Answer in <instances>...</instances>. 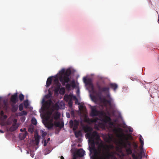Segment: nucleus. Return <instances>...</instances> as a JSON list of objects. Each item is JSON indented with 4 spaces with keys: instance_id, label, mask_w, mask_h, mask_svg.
<instances>
[{
    "instance_id": "nucleus-5",
    "label": "nucleus",
    "mask_w": 159,
    "mask_h": 159,
    "mask_svg": "<svg viewBox=\"0 0 159 159\" xmlns=\"http://www.w3.org/2000/svg\"><path fill=\"white\" fill-rule=\"evenodd\" d=\"M119 143L122 147L125 148L126 152L128 155H130L132 153V151L131 148L128 147L127 146L126 143H125L122 139H120V141Z\"/></svg>"
},
{
    "instance_id": "nucleus-28",
    "label": "nucleus",
    "mask_w": 159,
    "mask_h": 159,
    "mask_svg": "<svg viewBox=\"0 0 159 159\" xmlns=\"http://www.w3.org/2000/svg\"><path fill=\"white\" fill-rule=\"evenodd\" d=\"M65 93V90L64 87L60 88L59 93L61 94H64Z\"/></svg>"
},
{
    "instance_id": "nucleus-38",
    "label": "nucleus",
    "mask_w": 159,
    "mask_h": 159,
    "mask_svg": "<svg viewBox=\"0 0 159 159\" xmlns=\"http://www.w3.org/2000/svg\"><path fill=\"white\" fill-rule=\"evenodd\" d=\"M68 104L70 107H72L73 104L72 100L68 101Z\"/></svg>"
},
{
    "instance_id": "nucleus-9",
    "label": "nucleus",
    "mask_w": 159,
    "mask_h": 159,
    "mask_svg": "<svg viewBox=\"0 0 159 159\" xmlns=\"http://www.w3.org/2000/svg\"><path fill=\"white\" fill-rule=\"evenodd\" d=\"M98 110H97L95 106L92 107L90 115L92 116H98Z\"/></svg>"
},
{
    "instance_id": "nucleus-30",
    "label": "nucleus",
    "mask_w": 159,
    "mask_h": 159,
    "mask_svg": "<svg viewBox=\"0 0 159 159\" xmlns=\"http://www.w3.org/2000/svg\"><path fill=\"white\" fill-rule=\"evenodd\" d=\"M19 99L20 101H23L24 98V96L21 93H20L19 96Z\"/></svg>"
},
{
    "instance_id": "nucleus-2",
    "label": "nucleus",
    "mask_w": 159,
    "mask_h": 159,
    "mask_svg": "<svg viewBox=\"0 0 159 159\" xmlns=\"http://www.w3.org/2000/svg\"><path fill=\"white\" fill-rule=\"evenodd\" d=\"M96 86L98 88V95L100 97V99L101 101L103 103L105 106L107 105V100L104 98H101V95L103 92H107L109 91V88L108 87H102L101 85L99 82H97L96 83Z\"/></svg>"
},
{
    "instance_id": "nucleus-10",
    "label": "nucleus",
    "mask_w": 159,
    "mask_h": 159,
    "mask_svg": "<svg viewBox=\"0 0 159 159\" xmlns=\"http://www.w3.org/2000/svg\"><path fill=\"white\" fill-rule=\"evenodd\" d=\"M58 78L61 82L62 83V84L63 85H65L66 83H68L70 80V79L69 77H62V76H58Z\"/></svg>"
},
{
    "instance_id": "nucleus-14",
    "label": "nucleus",
    "mask_w": 159,
    "mask_h": 159,
    "mask_svg": "<svg viewBox=\"0 0 159 159\" xmlns=\"http://www.w3.org/2000/svg\"><path fill=\"white\" fill-rule=\"evenodd\" d=\"M85 151L82 149H79L76 153L77 157H83Z\"/></svg>"
},
{
    "instance_id": "nucleus-8",
    "label": "nucleus",
    "mask_w": 159,
    "mask_h": 159,
    "mask_svg": "<svg viewBox=\"0 0 159 159\" xmlns=\"http://www.w3.org/2000/svg\"><path fill=\"white\" fill-rule=\"evenodd\" d=\"M83 80L84 82L86 85L89 86L92 90L94 89V86L91 79L90 78L87 79L86 77H84Z\"/></svg>"
},
{
    "instance_id": "nucleus-61",
    "label": "nucleus",
    "mask_w": 159,
    "mask_h": 159,
    "mask_svg": "<svg viewBox=\"0 0 159 159\" xmlns=\"http://www.w3.org/2000/svg\"><path fill=\"white\" fill-rule=\"evenodd\" d=\"M75 126H74V127L73 128V130H75L76 129V128H75Z\"/></svg>"
},
{
    "instance_id": "nucleus-52",
    "label": "nucleus",
    "mask_w": 159,
    "mask_h": 159,
    "mask_svg": "<svg viewBox=\"0 0 159 159\" xmlns=\"http://www.w3.org/2000/svg\"><path fill=\"white\" fill-rule=\"evenodd\" d=\"M49 122H51V123H53V118H52L51 119H49V120H48Z\"/></svg>"
},
{
    "instance_id": "nucleus-33",
    "label": "nucleus",
    "mask_w": 159,
    "mask_h": 159,
    "mask_svg": "<svg viewBox=\"0 0 159 159\" xmlns=\"http://www.w3.org/2000/svg\"><path fill=\"white\" fill-rule=\"evenodd\" d=\"M39 137L38 135L35 137V141L37 145L38 144L39 142Z\"/></svg>"
},
{
    "instance_id": "nucleus-56",
    "label": "nucleus",
    "mask_w": 159,
    "mask_h": 159,
    "mask_svg": "<svg viewBox=\"0 0 159 159\" xmlns=\"http://www.w3.org/2000/svg\"><path fill=\"white\" fill-rule=\"evenodd\" d=\"M54 81L55 83H58V80L57 79H56L54 80Z\"/></svg>"
},
{
    "instance_id": "nucleus-24",
    "label": "nucleus",
    "mask_w": 159,
    "mask_h": 159,
    "mask_svg": "<svg viewBox=\"0 0 159 159\" xmlns=\"http://www.w3.org/2000/svg\"><path fill=\"white\" fill-rule=\"evenodd\" d=\"M27 114V112L25 111H22L21 112H19L18 114V116H21L24 115H26Z\"/></svg>"
},
{
    "instance_id": "nucleus-57",
    "label": "nucleus",
    "mask_w": 159,
    "mask_h": 159,
    "mask_svg": "<svg viewBox=\"0 0 159 159\" xmlns=\"http://www.w3.org/2000/svg\"><path fill=\"white\" fill-rule=\"evenodd\" d=\"M0 132L2 133H4V131L0 129Z\"/></svg>"
},
{
    "instance_id": "nucleus-7",
    "label": "nucleus",
    "mask_w": 159,
    "mask_h": 159,
    "mask_svg": "<svg viewBox=\"0 0 159 159\" xmlns=\"http://www.w3.org/2000/svg\"><path fill=\"white\" fill-rule=\"evenodd\" d=\"M52 102V101L50 99L46 101L43 99L42 102L43 105L42 108L44 110H48Z\"/></svg>"
},
{
    "instance_id": "nucleus-39",
    "label": "nucleus",
    "mask_w": 159,
    "mask_h": 159,
    "mask_svg": "<svg viewBox=\"0 0 159 159\" xmlns=\"http://www.w3.org/2000/svg\"><path fill=\"white\" fill-rule=\"evenodd\" d=\"M23 109V105L22 103L20 104L19 106V110L20 111H22Z\"/></svg>"
},
{
    "instance_id": "nucleus-50",
    "label": "nucleus",
    "mask_w": 159,
    "mask_h": 159,
    "mask_svg": "<svg viewBox=\"0 0 159 159\" xmlns=\"http://www.w3.org/2000/svg\"><path fill=\"white\" fill-rule=\"evenodd\" d=\"M0 115L2 116H3L4 115V112L3 111H1L0 112Z\"/></svg>"
},
{
    "instance_id": "nucleus-44",
    "label": "nucleus",
    "mask_w": 159,
    "mask_h": 159,
    "mask_svg": "<svg viewBox=\"0 0 159 159\" xmlns=\"http://www.w3.org/2000/svg\"><path fill=\"white\" fill-rule=\"evenodd\" d=\"M111 99H110L108 100H107L106 103H107L109 105H110L111 104Z\"/></svg>"
},
{
    "instance_id": "nucleus-48",
    "label": "nucleus",
    "mask_w": 159,
    "mask_h": 159,
    "mask_svg": "<svg viewBox=\"0 0 159 159\" xmlns=\"http://www.w3.org/2000/svg\"><path fill=\"white\" fill-rule=\"evenodd\" d=\"M71 86L73 88H74L75 87V84L74 81H73L71 83Z\"/></svg>"
},
{
    "instance_id": "nucleus-27",
    "label": "nucleus",
    "mask_w": 159,
    "mask_h": 159,
    "mask_svg": "<svg viewBox=\"0 0 159 159\" xmlns=\"http://www.w3.org/2000/svg\"><path fill=\"white\" fill-rule=\"evenodd\" d=\"M143 138H142V136L140 135V136L139 137V140L140 143H141V145H140L141 147H143V146L144 145V142H143Z\"/></svg>"
},
{
    "instance_id": "nucleus-16",
    "label": "nucleus",
    "mask_w": 159,
    "mask_h": 159,
    "mask_svg": "<svg viewBox=\"0 0 159 159\" xmlns=\"http://www.w3.org/2000/svg\"><path fill=\"white\" fill-rule=\"evenodd\" d=\"M100 140H94V147H93L92 145V142L90 143V145L89 147L90 150H94L95 149V144L99 145V141Z\"/></svg>"
},
{
    "instance_id": "nucleus-54",
    "label": "nucleus",
    "mask_w": 159,
    "mask_h": 159,
    "mask_svg": "<svg viewBox=\"0 0 159 159\" xmlns=\"http://www.w3.org/2000/svg\"><path fill=\"white\" fill-rule=\"evenodd\" d=\"M70 125H73V121H72V120H71L70 121Z\"/></svg>"
},
{
    "instance_id": "nucleus-47",
    "label": "nucleus",
    "mask_w": 159,
    "mask_h": 159,
    "mask_svg": "<svg viewBox=\"0 0 159 159\" xmlns=\"http://www.w3.org/2000/svg\"><path fill=\"white\" fill-rule=\"evenodd\" d=\"M33 131H34V130H33V128H29L28 131L29 132H30L31 133H32L33 132Z\"/></svg>"
},
{
    "instance_id": "nucleus-34",
    "label": "nucleus",
    "mask_w": 159,
    "mask_h": 159,
    "mask_svg": "<svg viewBox=\"0 0 159 159\" xmlns=\"http://www.w3.org/2000/svg\"><path fill=\"white\" fill-rule=\"evenodd\" d=\"M100 119L97 117L93 119H92V121L91 122L92 123H96L97 120H100Z\"/></svg>"
},
{
    "instance_id": "nucleus-17",
    "label": "nucleus",
    "mask_w": 159,
    "mask_h": 159,
    "mask_svg": "<svg viewBox=\"0 0 159 159\" xmlns=\"http://www.w3.org/2000/svg\"><path fill=\"white\" fill-rule=\"evenodd\" d=\"M83 129L85 132H91L93 130L92 128L88 126H86L83 127Z\"/></svg>"
},
{
    "instance_id": "nucleus-41",
    "label": "nucleus",
    "mask_w": 159,
    "mask_h": 159,
    "mask_svg": "<svg viewBox=\"0 0 159 159\" xmlns=\"http://www.w3.org/2000/svg\"><path fill=\"white\" fill-rule=\"evenodd\" d=\"M133 147H134V148L135 149L137 148H138V146L137 144L135 142H133Z\"/></svg>"
},
{
    "instance_id": "nucleus-64",
    "label": "nucleus",
    "mask_w": 159,
    "mask_h": 159,
    "mask_svg": "<svg viewBox=\"0 0 159 159\" xmlns=\"http://www.w3.org/2000/svg\"><path fill=\"white\" fill-rule=\"evenodd\" d=\"M74 99H76V97L75 96H74Z\"/></svg>"
},
{
    "instance_id": "nucleus-42",
    "label": "nucleus",
    "mask_w": 159,
    "mask_h": 159,
    "mask_svg": "<svg viewBox=\"0 0 159 159\" xmlns=\"http://www.w3.org/2000/svg\"><path fill=\"white\" fill-rule=\"evenodd\" d=\"M91 121L92 119H90L89 118L85 120L86 122L88 123H92L91 122Z\"/></svg>"
},
{
    "instance_id": "nucleus-51",
    "label": "nucleus",
    "mask_w": 159,
    "mask_h": 159,
    "mask_svg": "<svg viewBox=\"0 0 159 159\" xmlns=\"http://www.w3.org/2000/svg\"><path fill=\"white\" fill-rule=\"evenodd\" d=\"M77 155L76 154H74L73 155V159H77Z\"/></svg>"
},
{
    "instance_id": "nucleus-29",
    "label": "nucleus",
    "mask_w": 159,
    "mask_h": 159,
    "mask_svg": "<svg viewBox=\"0 0 159 159\" xmlns=\"http://www.w3.org/2000/svg\"><path fill=\"white\" fill-rule=\"evenodd\" d=\"M106 155L103 152L102 155L100 156V159H106ZM93 159H98V158L96 157L94 158Z\"/></svg>"
},
{
    "instance_id": "nucleus-19",
    "label": "nucleus",
    "mask_w": 159,
    "mask_h": 159,
    "mask_svg": "<svg viewBox=\"0 0 159 159\" xmlns=\"http://www.w3.org/2000/svg\"><path fill=\"white\" fill-rule=\"evenodd\" d=\"M109 86L111 88L113 89L114 91H115L118 87L117 85L115 83H110Z\"/></svg>"
},
{
    "instance_id": "nucleus-6",
    "label": "nucleus",
    "mask_w": 159,
    "mask_h": 159,
    "mask_svg": "<svg viewBox=\"0 0 159 159\" xmlns=\"http://www.w3.org/2000/svg\"><path fill=\"white\" fill-rule=\"evenodd\" d=\"M71 74V71L70 69H67L66 71L64 69H63L59 71L58 76L62 77H69Z\"/></svg>"
},
{
    "instance_id": "nucleus-20",
    "label": "nucleus",
    "mask_w": 159,
    "mask_h": 159,
    "mask_svg": "<svg viewBox=\"0 0 159 159\" xmlns=\"http://www.w3.org/2000/svg\"><path fill=\"white\" fill-rule=\"evenodd\" d=\"M52 82V78L51 77H49L47 80L46 86L48 87L51 84Z\"/></svg>"
},
{
    "instance_id": "nucleus-40",
    "label": "nucleus",
    "mask_w": 159,
    "mask_h": 159,
    "mask_svg": "<svg viewBox=\"0 0 159 159\" xmlns=\"http://www.w3.org/2000/svg\"><path fill=\"white\" fill-rule=\"evenodd\" d=\"M61 86V84H59L57 85V87L55 89V92H58V91L60 90V89Z\"/></svg>"
},
{
    "instance_id": "nucleus-25",
    "label": "nucleus",
    "mask_w": 159,
    "mask_h": 159,
    "mask_svg": "<svg viewBox=\"0 0 159 159\" xmlns=\"http://www.w3.org/2000/svg\"><path fill=\"white\" fill-rule=\"evenodd\" d=\"M55 125L56 126L60 127L61 128H62L64 126L63 124H61L59 122H55Z\"/></svg>"
},
{
    "instance_id": "nucleus-63",
    "label": "nucleus",
    "mask_w": 159,
    "mask_h": 159,
    "mask_svg": "<svg viewBox=\"0 0 159 159\" xmlns=\"http://www.w3.org/2000/svg\"><path fill=\"white\" fill-rule=\"evenodd\" d=\"M23 130L22 129H20V131H23Z\"/></svg>"
},
{
    "instance_id": "nucleus-1",
    "label": "nucleus",
    "mask_w": 159,
    "mask_h": 159,
    "mask_svg": "<svg viewBox=\"0 0 159 159\" xmlns=\"http://www.w3.org/2000/svg\"><path fill=\"white\" fill-rule=\"evenodd\" d=\"M117 130L118 131L121 133L120 134H118L117 135L118 137L120 138L119 141H120L121 138L122 139L125 143H126L127 146H128V147L131 148V143L128 140L129 138L132 137V136L130 134H125L123 132V130L121 128H118Z\"/></svg>"
},
{
    "instance_id": "nucleus-43",
    "label": "nucleus",
    "mask_w": 159,
    "mask_h": 159,
    "mask_svg": "<svg viewBox=\"0 0 159 159\" xmlns=\"http://www.w3.org/2000/svg\"><path fill=\"white\" fill-rule=\"evenodd\" d=\"M53 111H48L47 112V115H49V116H51L52 114Z\"/></svg>"
},
{
    "instance_id": "nucleus-23",
    "label": "nucleus",
    "mask_w": 159,
    "mask_h": 159,
    "mask_svg": "<svg viewBox=\"0 0 159 159\" xmlns=\"http://www.w3.org/2000/svg\"><path fill=\"white\" fill-rule=\"evenodd\" d=\"M53 115L54 119L55 120H57L60 118L61 114L60 113L57 112L54 113Z\"/></svg>"
},
{
    "instance_id": "nucleus-60",
    "label": "nucleus",
    "mask_w": 159,
    "mask_h": 159,
    "mask_svg": "<svg viewBox=\"0 0 159 159\" xmlns=\"http://www.w3.org/2000/svg\"><path fill=\"white\" fill-rule=\"evenodd\" d=\"M50 139V138H48V139L47 140V141L48 142L49 141Z\"/></svg>"
},
{
    "instance_id": "nucleus-62",
    "label": "nucleus",
    "mask_w": 159,
    "mask_h": 159,
    "mask_svg": "<svg viewBox=\"0 0 159 159\" xmlns=\"http://www.w3.org/2000/svg\"><path fill=\"white\" fill-rule=\"evenodd\" d=\"M109 140L111 139V137L110 136H109Z\"/></svg>"
},
{
    "instance_id": "nucleus-59",
    "label": "nucleus",
    "mask_w": 159,
    "mask_h": 159,
    "mask_svg": "<svg viewBox=\"0 0 159 159\" xmlns=\"http://www.w3.org/2000/svg\"><path fill=\"white\" fill-rule=\"evenodd\" d=\"M4 117L5 119H6L7 118V116L6 115H4V116H3Z\"/></svg>"
},
{
    "instance_id": "nucleus-37",
    "label": "nucleus",
    "mask_w": 159,
    "mask_h": 159,
    "mask_svg": "<svg viewBox=\"0 0 159 159\" xmlns=\"http://www.w3.org/2000/svg\"><path fill=\"white\" fill-rule=\"evenodd\" d=\"M66 89L68 90H69L71 88V85L69 84H67L66 85Z\"/></svg>"
},
{
    "instance_id": "nucleus-4",
    "label": "nucleus",
    "mask_w": 159,
    "mask_h": 159,
    "mask_svg": "<svg viewBox=\"0 0 159 159\" xmlns=\"http://www.w3.org/2000/svg\"><path fill=\"white\" fill-rule=\"evenodd\" d=\"M98 116H102L103 118L101 117L100 120L104 124L109 123L111 125H112L111 119L110 117L107 116L105 112L103 111H98Z\"/></svg>"
},
{
    "instance_id": "nucleus-45",
    "label": "nucleus",
    "mask_w": 159,
    "mask_h": 159,
    "mask_svg": "<svg viewBox=\"0 0 159 159\" xmlns=\"http://www.w3.org/2000/svg\"><path fill=\"white\" fill-rule=\"evenodd\" d=\"M51 116H49V115H47V116L46 118V121L49 120L51 117Z\"/></svg>"
},
{
    "instance_id": "nucleus-22",
    "label": "nucleus",
    "mask_w": 159,
    "mask_h": 159,
    "mask_svg": "<svg viewBox=\"0 0 159 159\" xmlns=\"http://www.w3.org/2000/svg\"><path fill=\"white\" fill-rule=\"evenodd\" d=\"M11 106V110L13 112H16L18 109V106L17 105H15L14 104H12Z\"/></svg>"
},
{
    "instance_id": "nucleus-53",
    "label": "nucleus",
    "mask_w": 159,
    "mask_h": 159,
    "mask_svg": "<svg viewBox=\"0 0 159 159\" xmlns=\"http://www.w3.org/2000/svg\"><path fill=\"white\" fill-rule=\"evenodd\" d=\"M91 98H92V100L93 101L94 100H96V97L94 96L91 97Z\"/></svg>"
},
{
    "instance_id": "nucleus-55",
    "label": "nucleus",
    "mask_w": 159,
    "mask_h": 159,
    "mask_svg": "<svg viewBox=\"0 0 159 159\" xmlns=\"http://www.w3.org/2000/svg\"><path fill=\"white\" fill-rule=\"evenodd\" d=\"M143 152V151L141 150V152H140L139 153H138V154H141V155H142Z\"/></svg>"
},
{
    "instance_id": "nucleus-26",
    "label": "nucleus",
    "mask_w": 159,
    "mask_h": 159,
    "mask_svg": "<svg viewBox=\"0 0 159 159\" xmlns=\"http://www.w3.org/2000/svg\"><path fill=\"white\" fill-rule=\"evenodd\" d=\"M75 134L76 138H78L82 135V133L80 131H75Z\"/></svg>"
},
{
    "instance_id": "nucleus-18",
    "label": "nucleus",
    "mask_w": 159,
    "mask_h": 159,
    "mask_svg": "<svg viewBox=\"0 0 159 159\" xmlns=\"http://www.w3.org/2000/svg\"><path fill=\"white\" fill-rule=\"evenodd\" d=\"M64 99L65 101L68 102L72 100V97L70 95H66L64 97Z\"/></svg>"
},
{
    "instance_id": "nucleus-11",
    "label": "nucleus",
    "mask_w": 159,
    "mask_h": 159,
    "mask_svg": "<svg viewBox=\"0 0 159 159\" xmlns=\"http://www.w3.org/2000/svg\"><path fill=\"white\" fill-rule=\"evenodd\" d=\"M17 120L15 119L12 125L9 129V130L11 132L16 130L19 127V125L17 124Z\"/></svg>"
},
{
    "instance_id": "nucleus-46",
    "label": "nucleus",
    "mask_w": 159,
    "mask_h": 159,
    "mask_svg": "<svg viewBox=\"0 0 159 159\" xmlns=\"http://www.w3.org/2000/svg\"><path fill=\"white\" fill-rule=\"evenodd\" d=\"M128 129L129 131L130 132H132L133 131V128L130 127H129L128 128Z\"/></svg>"
},
{
    "instance_id": "nucleus-35",
    "label": "nucleus",
    "mask_w": 159,
    "mask_h": 159,
    "mask_svg": "<svg viewBox=\"0 0 159 159\" xmlns=\"http://www.w3.org/2000/svg\"><path fill=\"white\" fill-rule=\"evenodd\" d=\"M51 92L49 91V93L48 94L45 95V98L47 99L50 98L51 96Z\"/></svg>"
},
{
    "instance_id": "nucleus-15",
    "label": "nucleus",
    "mask_w": 159,
    "mask_h": 159,
    "mask_svg": "<svg viewBox=\"0 0 159 159\" xmlns=\"http://www.w3.org/2000/svg\"><path fill=\"white\" fill-rule=\"evenodd\" d=\"M44 125H45V126L49 129H51L54 126L53 123L50 122L48 120L47 121H46Z\"/></svg>"
},
{
    "instance_id": "nucleus-31",
    "label": "nucleus",
    "mask_w": 159,
    "mask_h": 159,
    "mask_svg": "<svg viewBox=\"0 0 159 159\" xmlns=\"http://www.w3.org/2000/svg\"><path fill=\"white\" fill-rule=\"evenodd\" d=\"M24 105L25 108H27L29 105L28 101L27 100H25L24 102Z\"/></svg>"
},
{
    "instance_id": "nucleus-21",
    "label": "nucleus",
    "mask_w": 159,
    "mask_h": 159,
    "mask_svg": "<svg viewBox=\"0 0 159 159\" xmlns=\"http://www.w3.org/2000/svg\"><path fill=\"white\" fill-rule=\"evenodd\" d=\"M132 156L133 159H138L139 158L141 159L142 157V155H141V154H138L137 156H136L134 153H133L132 155Z\"/></svg>"
},
{
    "instance_id": "nucleus-12",
    "label": "nucleus",
    "mask_w": 159,
    "mask_h": 159,
    "mask_svg": "<svg viewBox=\"0 0 159 159\" xmlns=\"http://www.w3.org/2000/svg\"><path fill=\"white\" fill-rule=\"evenodd\" d=\"M11 101L14 104H15L18 102L17 93H16L11 96Z\"/></svg>"
},
{
    "instance_id": "nucleus-36",
    "label": "nucleus",
    "mask_w": 159,
    "mask_h": 159,
    "mask_svg": "<svg viewBox=\"0 0 159 159\" xmlns=\"http://www.w3.org/2000/svg\"><path fill=\"white\" fill-rule=\"evenodd\" d=\"M84 108H85V107L82 105H80L79 106V109L80 111L83 110Z\"/></svg>"
},
{
    "instance_id": "nucleus-58",
    "label": "nucleus",
    "mask_w": 159,
    "mask_h": 159,
    "mask_svg": "<svg viewBox=\"0 0 159 159\" xmlns=\"http://www.w3.org/2000/svg\"><path fill=\"white\" fill-rule=\"evenodd\" d=\"M61 159H64V158L63 156H61Z\"/></svg>"
},
{
    "instance_id": "nucleus-3",
    "label": "nucleus",
    "mask_w": 159,
    "mask_h": 159,
    "mask_svg": "<svg viewBox=\"0 0 159 159\" xmlns=\"http://www.w3.org/2000/svg\"><path fill=\"white\" fill-rule=\"evenodd\" d=\"M86 136L89 139V143L92 142L93 147H94V140H100V136L96 131H94L92 133L88 132L86 134Z\"/></svg>"
},
{
    "instance_id": "nucleus-13",
    "label": "nucleus",
    "mask_w": 159,
    "mask_h": 159,
    "mask_svg": "<svg viewBox=\"0 0 159 159\" xmlns=\"http://www.w3.org/2000/svg\"><path fill=\"white\" fill-rule=\"evenodd\" d=\"M24 130L25 131V132L23 133H20V134L19 135V137L20 139L21 140L24 139L27 135L28 133L26 130V129L24 128Z\"/></svg>"
},
{
    "instance_id": "nucleus-32",
    "label": "nucleus",
    "mask_w": 159,
    "mask_h": 159,
    "mask_svg": "<svg viewBox=\"0 0 159 159\" xmlns=\"http://www.w3.org/2000/svg\"><path fill=\"white\" fill-rule=\"evenodd\" d=\"M31 123L34 125H36L37 124V120L34 118H33L31 120Z\"/></svg>"
},
{
    "instance_id": "nucleus-49",
    "label": "nucleus",
    "mask_w": 159,
    "mask_h": 159,
    "mask_svg": "<svg viewBox=\"0 0 159 159\" xmlns=\"http://www.w3.org/2000/svg\"><path fill=\"white\" fill-rule=\"evenodd\" d=\"M48 143V142L47 141V140H44L43 143L44 146H46L47 145Z\"/></svg>"
}]
</instances>
